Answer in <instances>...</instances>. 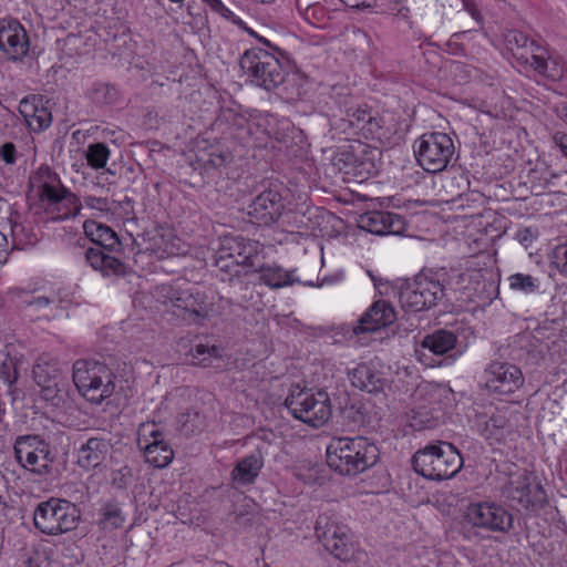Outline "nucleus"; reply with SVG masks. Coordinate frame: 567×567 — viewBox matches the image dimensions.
Masks as SVG:
<instances>
[{
    "label": "nucleus",
    "mask_w": 567,
    "mask_h": 567,
    "mask_svg": "<svg viewBox=\"0 0 567 567\" xmlns=\"http://www.w3.org/2000/svg\"><path fill=\"white\" fill-rule=\"evenodd\" d=\"M153 297L165 311L192 323H203L214 312L213 297L185 284L158 285Z\"/></svg>",
    "instance_id": "nucleus-1"
},
{
    "label": "nucleus",
    "mask_w": 567,
    "mask_h": 567,
    "mask_svg": "<svg viewBox=\"0 0 567 567\" xmlns=\"http://www.w3.org/2000/svg\"><path fill=\"white\" fill-rule=\"evenodd\" d=\"M379 457L375 444L365 437H333L327 447V464L342 475H357L374 465Z\"/></svg>",
    "instance_id": "nucleus-2"
},
{
    "label": "nucleus",
    "mask_w": 567,
    "mask_h": 567,
    "mask_svg": "<svg viewBox=\"0 0 567 567\" xmlns=\"http://www.w3.org/2000/svg\"><path fill=\"white\" fill-rule=\"evenodd\" d=\"M260 250L261 245L257 240L223 236L215 255V266L221 272V280L234 282L243 275H248L247 268L256 267L255 259Z\"/></svg>",
    "instance_id": "nucleus-3"
},
{
    "label": "nucleus",
    "mask_w": 567,
    "mask_h": 567,
    "mask_svg": "<svg viewBox=\"0 0 567 567\" xmlns=\"http://www.w3.org/2000/svg\"><path fill=\"white\" fill-rule=\"evenodd\" d=\"M84 234L100 247H91L85 251L86 262L104 277L123 276L126 272V266L118 258L106 254L102 248L110 251L116 250L120 246V239L116 233L109 226L95 220H85L83 224Z\"/></svg>",
    "instance_id": "nucleus-4"
},
{
    "label": "nucleus",
    "mask_w": 567,
    "mask_h": 567,
    "mask_svg": "<svg viewBox=\"0 0 567 567\" xmlns=\"http://www.w3.org/2000/svg\"><path fill=\"white\" fill-rule=\"evenodd\" d=\"M412 465L417 474L434 481L455 476L463 466L460 452L446 442L427 444L412 457Z\"/></svg>",
    "instance_id": "nucleus-5"
},
{
    "label": "nucleus",
    "mask_w": 567,
    "mask_h": 567,
    "mask_svg": "<svg viewBox=\"0 0 567 567\" xmlns=\"http://www.w3.org/2000/svg\"><path fill=\"white\" fill-rule=\"evenodd\" d=\"M72 378L80 394L95 404L109 399L115 390L114 373L105 363L95 360L75 361Z\"/></svg>",
    "instance_id": "nucleus-6"
},
{
    "label": "nucleus",
    "mask_w": 567,
    "mask_h": 567,
    "mask_svg": "<svg viewBox=\"0 0 567 567\" xmlns=\"http://www.w3.org/2000/svg\"><path fill=\"white\" fill-rule=\"evenodd\" d=\"M315 529L319 542L337 559L360 561L365 558V551L352 540L349 527L340 523L336 514L320 515Z\"/></svg>",
    "instance_id": "nucleus-7"
},
{
    "label": "nucleus",
    "mask_w": 567,
    "mask_h": 567,
    "mask_svg": "<svg viewBox=\"0 0 567 567\" xmlns=\"http://www.w3.org/2000/svg\"><path fill=\"white\" fill-rule=\"evenodd\" d=\"M30 183L38 189L41 202L62 206L63 213L53 217L54 220L74 218L80 214L82 205L79 197L62 184L59 175L49 166L39 167Z\"/></svg>",
    "instance_id": "nucleus-8"
},
{
    "label": "nucleus",
    "mask_w": 567,
    "mask_h": 567,
    "mask_svg": "<svg viewBox=\"0 0 567 567\" xmlns=\"http://www.w3.org/2000/svg\"><path fill=\"white\" fill-rule=\"evenodd\" d=\"M443 275L421 272L414 280L401 288L399 301L406 312H419L436 306L445 296Z\"/></svg>",
    "instance_id": "nucleus-9"
},
{
    "label": "nucleus",
    "mask_w": 567,
    "mask_h": 567,
    "mask_svg": "<svg viewBox=\"0 0 567 567\" xmlns=\"http://www.w3.org/2000/svg\"><path fill=\"white\" fill-rule=\"evenodd\" d=\"M285 405L297 420L318 427L331 416L332 409L328 393L323 390L293 388L285 400Z\"/></svg>",
    "instance_id": "nucleus-10"
},
{
    "label": "nucleus",
    "mask_w": 567,
    "mask_h": 567,
    "mask_svg": "<svg viewBox=\"0 0 567 567\" xmlns=\"http://www.w3.org/2000/svg\"><path fill=\"white\" fill-rule=\"evenodd\" d=\"M80 518L75 505L66 498H48L34 511V525L42 533L56 535L76 527Z\"/></svg>",
    "instance_id": "nucleus-11"
},
{
    "label": "nucleus",
    "mask_w": 567,
    "mask_h": 567,
    "mask_svg": "<svg viewBox=\"0 0 567 567\" xmlns=\"http://www.w3.org/2000/svg\"><path fill=\"white\" fill-rule=\"evenodd\" d=\"M240 66L254 84L267 91H272L285 82L286 72L279 59L265 50L246 51L240 59Z\"/></svg>",
    "instance_id": "nucleus-12"
},
{
    "label": "nucleus",
    "mask_w": 567,
    "mask_h": 567,
    "mask_svg": "<svg viewBox=\"0 0 567 567\" xmlns=\"http://www.w3.org/2000/svg\"><path fill=\"white\" fill-rule=\"evenodd\" d=\"M455 152L453 140L441 132L425 133L414 143L417 164L429 173L444 171Z\"/></svg>",
    "instance_id": "nucleus-13"
},
{
    "label": "nucleus",
    "mask_w": 567,
    "mask_h": 567,
    "mask_svg": "<svg viewBox=\"0 0 567 567\" xmlns=\"http://www.w3.org/2000/svg\"><path fill=\"white\" fill-rule=\"evenodd\" d=\"M35 383L41 388V396L59 405L63 401L65 379L59 361L49 355H41L32 370Z\"/></svg>",
    "instance_id": "nucleus-14"
},
{
    "label": "nucleus",
    "mask_w": 567,
    "mask_h": 567,
    "mask_svg": "<svg viewBox=\"0 0 567 567\" xmlns=\"http://www.w3.org/2000/svg\"><path fill=\"white\" fill-rule=\"evenodd\" d=\"M13 450L16 460L23 468L37 474L49 471L52 462L50 449L38 435L18 436Z\"/></svg>",
    "instance_id": "nucleus-15"
},
{
    "label": "nucleus",
    "mask_w": 567,
    "mask_h": 567,
    "mask_svg": "<svg viewBox=\"0 0 567 567\" xmlns=\"http://www.w3.org/2000/svg\"><path fill=\"white\" fill-rule=\"evenodd\" d=\"M467 520L491 532H507L513 526V516L503 506L492 501L471 504L466 509Z\"/></svg>",
    "instance_id": "nucleus-16"
},
{
    "label": "nucleus",
    "mask_w": 567,
    "mask_h": 567,
    "mask_svg": "<svg viewBox=\"0 0 567 567\" xmlns=\"http://www.w3.org/2000/svg\"><path fill=\"white\" fill-rule=\"evenodd\" d=\"M486 388L495 393H514L524 384L520 369L508 362L494 361L484 371Z\"/></svg>",
    "instance_id": "nucleus-17"
},
{
    "label": "nucleus",
    "mask_w": 567,
    "mask_h": 567,
    "mask_svg": "<svg viewBox=\"0 0 567 567\" xmlns=\"http://www.w3.org/2000/svg\"><path fill=\"white\" fill-rule=\"evenodd\" d=\"M508 45L512 51L525 49L530 53V56H525L523 53L519 58L525 59L526 63H528L538 74L546 76L551 80H556L560 78V70L557 66L556 62L548 61L542 54L543 51L540 45H538L534 40H529L522 32H511L507 38Z\"/></svg>",
    "instance_id": "nucleus-18"
},
{
    "label": "nucleus",
    "mask_w": 567,
    "mask_h": 567,
    "mask_svg": "<svg viewBox=\"0 0 567 567\" xmlns=\"http://www.w3.org/2000/svg\"><path fill=\"white\" fill-rule=\"evenodd\" d=\"M0 50L12 61H21L28 54L29 38L18 20H0Z\"/></svg>",
    "instance_id": "nucleus-19"
},
{
    "label": "nucleus",
    "mask_w": 567,
    "mask_h": 567,
    "mask_svg": "<svg viewBox=\"0 0 567 567\" xmlns=\"http://www.w3.org/2000/svg\"><path fill=\"white\" fill-rule=\"evenodd\" d=\"M285 210L281 195L275 189L259 194L248 206V216L254 224L271 225L276 223Z\"/></svg>",
    "instance_id": "nucleus-20"
},
{
    "label": "nucleus",
    "mask_w": 567,
    "mask_h": 567,
    "mask_svg": "<svg viewBox=\"0 0 567 567\" xmlns=\"http://www.w3.org/2000/svg\"><path fill=\"white\" fill-rule=\"evenodd\" d=\"M358 225L374 235H400L405 230V223L399 214L370 210L360 215Z\"/></svg>",
    "instance_id": "nucleus-21"
},
{
    "label": "nucleus",
    "mask_w": 567,
    "mask_h": 567,
    "mask_svg": "<svg viewBox=\"0 0 567 567\" xmlns=\"http://www.w3.org/2000/svg\"><path fill=\"white\" fill-rule=\"evenodd\" d=\"M398 319L396 311L386 300L374 301L353 327V333L374 332L389 327Z\"/></svg>",
    "instance_id": "nucleus-22"
},
{
    "label": "nucleus",
    "mask_w": 567,
    "mask_h": 567,
    "mask_svg": "<svg viewBox=\"0 0 567 567\" xmlns=\"http://www.w3.org/2000/svg\"><path fill=\"white\" fill-rule=\"evenodd\" d=\"M111 442L105 437H90L78 451L80 467L91 470L100 466L107 457Z\"/></svg>",
    "instance_id": "nucleus-23"
},
{
    "label": "nucleus",
    "mask_w": 567,
    "mask_h": 567,
    "mask_svg": "<svg viewBox=\"0 0 567 567\" xmlns=\"http://www.w3.org/2000/svg\"><path fill=\"white\" fill-rule=\"evenodd\" d=\"M264 454L259 449L241 457L231 471L233 482L237 485L254 483L264 467Z\"/></svg>",
    "instance_id": "nucleus-24"
},
{
    "label": "nucleus",
    "mask_w": 567,
    "mask_h": 567,
    "mask_svg": "<svg viewBox=\"0 0 567 567\" xmlns=\"http://www.w3.org/2000/svg\"><path fill=\"white\" fill-rule=\"evenodd\" d=\"M350 380L352 385L369 393H377L383 389L381 373L367 363L358 364L350 372Z\"/></svg>",
    "instance_id": "nucleus-25"
},
{
    "label": "nucleus",
    "mask_w": 567,
    "mask_h": 567,
    "mask_svg": "<svg viewBox=\"0 0 567 567\" xmlns=\"http://www.w3.org/2000/svg\"><path fill=\"white\" fill-rule=\"evenodd\" d=\"M254 271L260 274V280L271 289H279L298 281L293 274L277 265H264L254 267Z\"/></svg>",
    "instance_id": "nucleus-26"
},
{
    "label": "nucleus",
    "mask_w": 567,
    "mask_h": 567,
    "mask_svg": "<svg viewBox=\"0 0 567 567\" xmlns=\"http://www.w3.org/2000/svg\"><path fill=\"white\" fill-rule=\"evenodd\" d=\"M457 337L451 331L440 329L424 337L421 346L429 349L436 355H443L453 350L456 346Z\"/></svg>",
    "instance_id": "nucleus-27"
},
{
    "label": "nucleus",
    "mask_w": 567,
    "mask_h": 567,
    "mask_svg": "<svg viewBox=\"0 0 567 567\" xmlns=\"http://www.w3.org/2000/svg\"><path fill=\"white\" fill-rule=\"evenodd\" d=\"M392 116L379 115L378 113H370L367 124H364V128L362 130V134L365 138L372 140H388L392 133L395 131L392 124Z\"/></svg>",
    "instance_id": "nucleus-28"
},
{
    "label": "nucleus",
    "mask_w": 567,
    "mask_h": 567,
    "mask_svg": "<svg viewBox=\"0 0 567 567\" xmlns=\"http://www.w3.org/2000/svg\"><path fill=\"white\" fill-rule=\"evenodd\" d=\"M143 452L146 462L158 468L167 466L174 457V452L172 447L165 442V440L162 441V443L150 446Z\"/></svg>",
    "instance_id": "nucleus-29"
},
{
    "label": "nucleus",
    "mask_w": 567,
    "mask_h": 567,
    "mask_svg": "<svg viewBox=\"0 0 567 567\" xmlns=\"http://www.w3.org/2000/svg\"><path fill=\"white\" fill-rule=\"evenodd\" d=\"M164 441V433L155 423H143L137 431V445L140 450H147L150 446L156 445Z\"/></svg>",
    "instance_id": "nucleus-30"
},
{
    "label": "nucleus",
    "mask_w": 567,
    "mask_h": 567,
    "mask_svg": "<svg viewBox=\"0 0 567 567\" xmlns=\"http://www.w3.org/2000/svg\"><path fill=\"white\" fill-rule=\"evenodd\" d=\"M508 285L512 290L530 295L539 290L540 281L538 278L527 274H513L508 278Z\"/></svg>",
    "instance_id": "nucleus-31"
},
{
    "label": "nucleus",
    "mask_w": 567,
    "mask_h": 567,
    "mask_svg": "<svg viewBox=\"0 0 567 567\" xmlns=\"http://www.w3.org/2000/svg\"><path fill=\"white\" fill-rule=\"evenodd\" d=\"M110 150L104 143H94L90 144L87 146V150L85 152V158L87 161V164L94 168V169H101L104 168L109 157H110Z\"/></svg>",
    "instance_id": "nucleus-32"
},
{
    "label": "nucleus",
    "mask_w": 567,
    "mask_h": 567,
    "mask_svg": "<svg viewBox=\"0 0 567 567\" xmlns=\"http://www.w3.org/2000/svg\"><path fill=\"white\" fill-rule=\"evenodd\" d=\"M178 424L185 435H192L202 430L204 419L197 411H187L179 415Z\"/></svg>",
    "instance_id": "nucleus-33"
},
{
    "label": "nucleus",
    "mask_w": 567,
    "mask_h": 567,
    "mask_svg": "<svg viewBox=\"0 0 567 567\" xmlns=\"http://www.w3.org/2000/svg\"><path fill=\"white\" fill-rule=\"evenodd\" d=\"M123 522L124 517L117 506L107 504L101 509L100 524L103 528H117L122 526Z\"/></svg>",
    "instance_id": "nucleus-34"
},
{
    "label": "nucleus",
    "mask_w": 567,
    "mask_h": 567,
    "mask_svg": "<svg viewBox=\"0 0 567 567\" xmlns=\"http://www.w3.org/2000/svg\"><path fill=\"white\" fill-rule=\"evenodd\" d=\"M371 109L367 105H359L355 107H349L346 111V115L351 127L358 128L362 132L364 128V124H367V120L371 113Z\"/></svg>",
    "instance_id": "nucleus-35"
},
{
    "label": "nucleus",
    "mask_w": 567,
    "mask_h": 567,
    "mask_svg": "<svg viewBox=\"0 0 567 567\" xmlns=\"http://www.w3.org/2000/svg\"><path fill=\"white\" fill-rule=\"evenodd\" d=\"M507 493H517L520 496H529L533 494V487L530 484V476L526 474H519L511 477Z\"/></svg>",
    "instance_id": "nucleus-36"
},
{
    "label": "nucleus",
    "mask_w": 567,
    "mask_h": 567,
    "mask_svg": "<svg viewBox=\"0 0 567 567\" xmlns=\"http://www.w3.org/2000/svg\"><path fill=\"white\" fill-rule=\"evenodd\" d=\"M42 106V99L35 95L27 96L19 104V112L23 116L25 123L32 118L35 112Z\"/></svg>",
    "instance_id": "nucleus-37"
},
{
    "label": "nucleus",
    "mask_w": 567,
    "mask_h": 567,
    "mask_svg": "<svg viewBox=\"0 0 567 567\" xmlns=\"http://www.w3.org/2000/svg\"><path fill=\"white\" fill-rule=\"evenodd\" d=\"M51 122H52L51 113L49 112V110L47 107H44L42 105L39 109V111L35 112L34 116L27 122V124L32 131L40 132V131L48 128L50 126Z\"/></svg>",
    "instance_id": "nucleus-38"
},
{
    "label": "nucleus",
    "mask_w": 567,
    "mask_h": 567,
    "mask_svg": "<svg viewBox=\"0 0 567 567\" xmlns=\"http://www.w3.org/2000/svg\"><path fill=\"white\" fill-rule=\"evenodd\" d=\"M508 425V420L505 415L498 413L493 414L486 422L483 431L487 432L486 436L495 435L497 431L505 429Z\"/></svg>",
    "instance_id": "nucleus-39"
},
{
    "label": "nucleus",
    "mask_w": 567,
    "mask_h": 567,
    "mask_svg": "<svg viewBox=\"0 0 567 567\" xmlns=\"http://www.w3.org/2000/svg\"><path fill=\"white\" fill-rule=\"evenodd\" d=\"M553 264L567 275V244L556 247L553 252Z\"/></svg>",
    "instance_id": "nucleus-40"
},
{
    "label": "nucleus",
    "mask_w": 567,
    "mask_h": 567,
    "mask_svg": "<svg viewBox=\"0 0 567 567\" xmlns=\"http://www.w3.org/2000/svg\"><path fill=\"white\" fill-rule=\"evenodd\" d=\"M84 204L87 208L100 213H106L110 210V203L107 198L104 197L86 196L84 198Z\"/></svg>",
    "instance_id": "nucleus-41"
},
{
    "label": "nucleus",
    "mask_w": 567,
    "mask_h": 567,
    "mask_svg": "<svg viewBox=\"0 0 567 567\" xmlns=\"http://www.w3.org/2000/svg\"><path fill=\"white\" fill-rule=\"evenodd\" d=\"M0 158L9 165L16 163V146L12 143H4L0 148Z\"/></svg>",
    "instance_id": "nucleus-42"
},
{
    "label": "nucleus",
    "mask_w": 567,
    "mask_h": 567,
    "mask_svg": "<svg viewBox=\"0 0 567 567\" xmlns=\"http://www.w3.org/2000/svg\"><path fill=\"white\" fill-rule=\"evenodd\" d=\"M53 300L47 296H33L25 303L35 310H41L50 306Z\"/></svg>",
    "instance_id": "nucleus-43"
},
{
    "label": "nucleus",
    "mask_w": 567,
    "mask_h": 567,
    "mask_svg": "<svg viewBox=\"0 0 567 567\" xmlns=\"http://www.w3.org/2000/svg\"><path fill=\"white\" fill-rule=\"evenodd\" d=\"M463 8L471 14V17L477 22H482L481 12L473 0H462Z\"/></svg>",
    "instance_id": "nucleus-44"
},
{
    "label": "nucleus",
    "mask_w": 567,
    "mask_h": 567,
    "mask_svg": "<svg viewBox=\"0 0 567 567\" xmlns=\"http://www.w3.org/2000/svg\"><path fill=\"white\" fill-rule=\"evenodd\" d=\"M9 245L7 236L0 231V265L7 262L9 257Z\"/></svg>",
    "instance_id": "nucleus-45"
},
{
    "label": "nucleus",
    "mask_w": 567,
    "mask_h": 567,
    "mask_svg": "<svg viewBox=\"0 0 567 567\" xmlns=\"http://www.w3.org/2000/svg\"><path fill=\"white\" fill-rule=\"evenodd\" d=\"M534 238V234L530 228H524L516 233V239L524 246H528Z\"/></svg>",
    "instance_id": "nucleus-46"
},
{
    "label": "nucleus",
    "mask_w": 567,
    "mask_h": 567,
    "mask_svg": "<svg viewBox=\"0 0 567 567\" xmlns=\"http://www.w3.org/2000/svg\"><path fill=\"white\" fill-rule=\"evenodd\" d=\"M223 117H225L226 121L233 120V124L239 128H243L244 125L248 123L244 116L237 115L230 111L224 112Z\"/></svg>",
    "instance_id": "nucleus-47"
},
{
    "label": "nucleus",
    "mask_w": 567,
    "mask_h": 567,
    "mask_svg": "<svg viewBox=\"0 0 567 567\" xmlns=\"http://www.w3.org/2000/svg\"><path fill=\"white\" fill-rule=\"evenodd\" d=\"M554 142L560 148L563 154L567 157V134H563V133L555 134Z\"/></svg>",
    "instance_id": "nucleus-48"
},
{
    "label": "nucleus",
    "mask_w": 567,
    "mask_h": 567,
    "mask_svg": "<svg viewBox=\"0 0 567 567\" xmlns=\"http://www.w3.org/2000/svg\"><path fill=\"white\" fill-rule=\"evenodd\" d=\"M432 504L439 511H441L443 515H450L451 506L445 504V498H435V502H433Z\"/></svg>",
    "instance_id": "nucleus-49"
},
{
    "label": "nucleus",
    "mask_w": 567,
    "mask_h": 567,
    "mask_svg": "<svg viewBox=\"0 0 567 567\" xmlns=\"http://www.w3.org/2000/svg\"><path fill=\"white\" fill-rule=\"evenodd\" d=\"M212 351L215 352L216 349L215 348H208V347H206L204 344H198L195 348L194 357L197 358L198 355H204L205 353H210Z\"/></svg>",
    "instance_id": "nucleus-50"
},
{
    "label": "nucleus",
    "mask_w": 567,
    "mask_h": 567,
    "mask_svg": "<svg viewBox=\"0 0 567 567\" xmlns=\"http://www.w3.org/2000/svg\"><path fill=\"white\" fill-rule=\"evenodd\" d=\"M11 235H12V238H13V245L17 246V237L19 235L20 231L23 230L22 226L21 225H18V224H14V225H11Z\"/></svg>",
    "instance_id": "nucleus-51"
},
{
    "label": "nucleus",
    "mask_w": 567,
    "mask_h": 567,
    "mask_svg": "<svg viewBox=\"0 0 567 567\" xmlns=\"http://www.w3.org/2000/svg\"><path fill=\"white\" fill-rule=\"evenodd\" d=\"M518 501H519V504H520L522 506H524L525 508H529V505H530V503H532V498H524V497H520V498H518Z\"/></svg>",
    "instance_id": "nucleus-52"
},
{
    "label": "nucleus",
    "mask_w": 567,
    "mask_h": 567,
    "mask_svg": "<svg viewBox=\"0 0 567 567\" xmlns=\"http://www.w3.org/2000/svg\"><path fill=\"white\" fill-rule=\"evenodd\" d=\"M258 39H259V41H260V42H262L264 44H266V45H268V47H271L270 42H269L267 39H265V38H262V37H258Z\"/></svg>",
    "instance_id": "nucleus-53"
}]
</instances>
